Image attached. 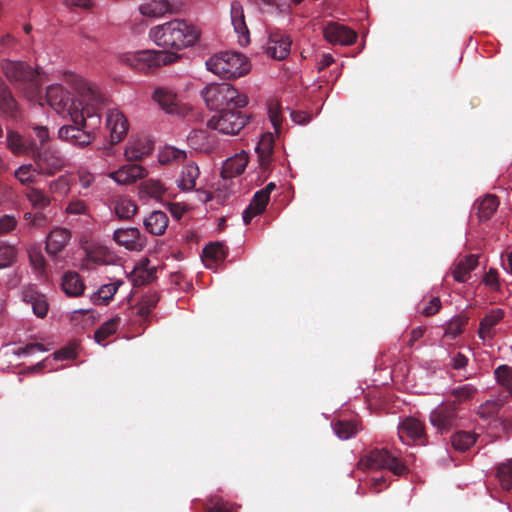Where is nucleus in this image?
Here are the masks:
<instances>
[{
  "label": "nucleus",
  "mask_w": 512,
  "mask_h": 512,
  "mask_svg": "<svg viewBox=\"0 0 512 512\" xmlns=\"http://www.w3.org/2000/svg\"><path fill=\"white\" fill-rule=\"evenodd\" d=\"M77 97L71 98L61 85L52 84L46 89L47 104L59 115L68 117L73 123H84V114L97 118V110L102 104V96L98 88L80 79L76 84Z\"/></svg>",
  "instance_id": "1"
},
{
  "label": "nucleus",
  "mask_w": 512,
  "mask_h": 512,
  "mask_svg": "<svg viewBox=\"0 0 512 512\" xmlns=\"http://www.w3.org/2000/svg\"><path fill=\"white\" fill-rule=\"evenodd\" d=\"M148 35L158 47L181 50L195 45L201 30L193 22L177 18L152 27Z\"/></svg>",
  "instance_id": "2"
},
{
  "label": "nucleus",
  "mask_w": 512,
  "mask_h": 512,
  "mask_svg": "<svg viewBox=\"0 0 512 512\" xmlns=\"http://www.w3.org/2000/svg\"><path fill=\"white\" fill-rule=\"evenodd\" d=\"M2 71L10 82L17 84L23 90L24 96L30 102H38L43 106L40 92L43 79L38 69H33L23 61L4 60Z\"/></svg>",
  "instance_id": "3"
},
{
  "label": "nucleus",
  "mask_w": 512,
  "mask_h": 512,
  "mask_svg": "<svg viewBox=\"0 0 512 512\" xmlns=\"http://www.w3.org/2000/svg\"><path fill=\"white\" fill-rule=\"evenodd\" d=\"M208 71L222 79H236L246 75L251 68L248 58L235 51H224L209 57L205 62Z\"/></svg>",
  "instance_id": "4"
},
{
  "label": "nucleus",
  "mask_w": 512,
  "mask_h": 512,
  "mask_svg": "<svg viewBox=\"0 0 512 512\" xmlns=\"http://www.w3.org/2000/svg\"><path fill=\"white\" fill-rule=\"evenodd\" d=\"M201 96L211 110L234 106L242 108L248 104L245 94H241L229 83H210L201 91Z\"/></svg>",
  "instance_id": "5"
},
{
  "label": "nucleus",
  "mask_w": 512,
  "mask_h": 512,
  "mask_svg": "<svg viewBox=\"0 0 512 512\" xmlns=\"http://www.w3.org/2000/svg\"><path fill=\"white\" fill-rule=\"evenodd\" d=\"M175 53L158 50H140L124 55L123 62L135 70L149 72L157 67L174 63L178 59Z\"/></svg>",
  "instance_id": "6"
},
{
  "label": "nucleus",
  "mask_w": 512,
  "mask_h": 512,
  "mask_svg": "<svg viewBox=\"0 0 512 512\" xmlns=\"http://www.w3.org/2000/svg\"><path fill=\"white\" fill-rule=\"evenodd\" d=\"M249 116L238 109H223L207 121V127L225 135L238 134L248 123Z\"/></svg>",
  "instance_id": "7"
},
{
  "label": "nucleus",
  "mask_w": 512,
  "mask_h": 512,
  "mask_svg": "<svg viewBox=\"0 0 512 512\" xmlns=\"http://www.w3.org/2000/svg\"><path fill=\"white\" fill-rule=\"evenodd\" d=\"M358 465L361 468L374 470L387 468L395 475H402L406 472V466L386 449L372 450L359 461Z\"/></svg>",
  "instance_id": "8"
},
{
  "label": "nucleus",
  "mask_w": 512,
  "mask_h": 512,
  "mask_svg": "<svg viewBox=\"0 0 512 512\" xmlns=\"http://www.w3.org/2000/svg\"><path fill=\"white\" fill-rule=\"evenodd\" d=\"M94 118L97 121L96 116ZM86 119H93V117H88L87 114H84V123H74V125H63L60 127L58 138L77 148L87 147L94 139V135L86 130ZM99 123L100 121L97 124Z\"/></svg>",
  "instance_id": "9"
},
{
  "label": "nucleus",
  "mask_w": 512,
  "mask_h": 512,
  "mask_svg": "<svg viewBox=\"0 0 512 512\" xmlns=\"http://www.w3.org/2000/svg\"><path fill=\"white\" fill-rule=\"evenodd\" d=\"M33 160L41 175L52 176L60 171L65 160L63 156L53 149L37 150L33 152Z\"/></svg>",
  "instance_id": "10"
},
{
  "label": "nucleus",
  "mask_w": 512,
  "mask_h": 512,
  "mask_svg": "<svg viewBox=\"0 0 512 512\" xmlns=\"http://www.w3.org/2000/svg\"><path fill=\"white\" fill-rule=\"evenodd\" d=\"M456 407L454 404L441 403L430 414V422L439 433L448 432L456 423Z\"/></svg>",
  "instance_id": "11"
},
{
  "label": "nucleus",
  "mask_w": 512,
  "mask_h": 512,
  "mask_svg": "<svg viewBox=\"0 0 512 512\" xmlns=\"http://www.w3.org/2000/svg\"><path fill=\"white\" fill-rule=\"evenodd\" d=\"M114 241L129 251H141L146 245V238L136 227L118 228L113 233Z\"/></svg>",
  "instance_id": "12"
},
{
  "label": "nucleus",
  "mask_w": 512,
  "mask_h": 512,
  "mask_svg": "<svg viewBox=\"0 0 512 512\" xmlns=\"http://www.w3.org/2000/svg\"><path fill=\"white\" fill-rule=\"evenodd\" d=\"M143 17L159 19L177 13V7L171 0H147L138 6Z\"/></svg>",
  "instance_id": "13"
},
{
  "label": "nucleus",
  "mask_w": 512,
  "mask_h": 512,
  "mask_svg": "<svg viewBox=\"0 0 512 512\" xmlns=\"http://www.w3.org/2000/svg\"><path fill=\"white\" fill-rule=\"evenodd\" d=\"M106 127L112 143H119L127 134L129 124L126 116L117 108L109 109L106 115Z\"/></svg>",
  "instance_id": "14"
},
{
  "label": "nucleus",
  "mask_w": 512,
  "mask_h": 512,
  "mask_svg": "<svg viewBox=\"0 0 512 512\" xmlns=\"http://www.w3.org/2000/svg\"><path fill=\"white\" fill-rule=\"evenodd\" d=\"M324 37L331 44L350 45L354 43L357 34L354 30L335 22H331L324 28Z\"/></svg>",
  "instance_id": "15"
},
{
  "label": "nucleus",
  "mask_w": 512,
  "mask_h": 512,
  "mask_svg": "<svg viewBox=\"0 0 512 512\" xmlns=\"http://www.w3.org/2000/svg\"><path fill=\"white\" fill-rule=\"evenodd\" d=\"M275 189V184L270 182L264 189L256 192L251 203L243 212V221L245 224L250 223L253 217L261 214L269 201L270 193Z\"/></svg>",
  "instance_id": "16"
},
{
  "label": "nucleus",
  "mask_w": 512,
  "mask_h": 512,
  "mask_svg": "<svg viewBox=\"0 0 512 512\" xmlns=\"http://www.w3.org/2000/svg\"><path fill=\"white\" fill-rule=\"evenodd\" d=\"M249 163V155L242 150L223 161L221 177L224 181L241 175Z\"/></svg>",
  "instance_id": "17"
},
{
  "label": "nucleus",
  "mask_w": 512,
  "mask_h": 512,
  "mask_svg": "<svg viewBox=\"0 0 512 512\" xmlns=\"http://www.w3.org/2000/svg\"><path fill=\"white\" fill-rule=\"evenodd\" d=\"M231 23L234 31L238 35V42L241 46H246L250 42V33L245 22L242 5L238 1L231 3Z\"/></svg>",
  "instance_id": "18"
},
{
  "label": "nucleus",
  "mask_w": 512,
  "mask_h": 512,
  "mask_svg": "<svg viewBox=\"0 0 512 512\" xmlns=\"http://www.w3.org/2000/svg\"><path fill=\"white\" fill-rule=\"evenodd\" d=\"M504 317V311L500 308L490 310L481 320L478 336L483 343L489 342L497 333L496 326Z\"/></svg>",
  "instance_id": "19"
},
{
  "label": "nucleus",
  "mask_w": 512,
  "mask_h": 512,
  "mask_svg": "<svg viewBox=\"0 0 512 512\" xmlns=\"http://www.w3.org/2000/svg\"><path fill=\"white\" fill-rule=\"evenodd\" d=\"M424 434L423 424L416 418L409 417L398 425V436L404 444L420 440Z\"/></svg>",
  "instance_id": "20"
},
{
  "label": "nucleus",
  "mask_w": 512,
  "mask_h": 512,
  "mask_svg": "<svg viewBox=\"0 0 512 512\" xmlns=\"http://www.w3.org/2000/svg\"><path fill=\"white\" fill-rule=\"evenodd\" d=\"M153 150V142L145 136L132 137L125 148L124 154L128 160H140Z\"/></svg>",
  "instance_id": "21"
},
{
  "label": "nucleus",
  "mask_w": 512,
  "mask_h": 512,
  "mask_svg": "<svg viewBox=\"0 0 512 512\" xmlns=\"http://www.w3.org/2000/svg\"><path fill=\"white\" fill-rule=\"evenodd\" d=\"M291 43L288 36L280 34L271 35L266 43L265 52L273 59L283 60L290 53Z\"/></svg>",
  "instance_id": "22"
},
{
  "label": "nucleus",
  "mask_w": 512,
  "mask_h": 512,
  "mask_svg": "<svg viewBox=\"0 0 512 512\" xmlns=\"http://www.w3.org/2000/svg\"><path fill=\"white\" fill-rule=\"evenodd\" d=\"M71 238V233L68 229L56 227L50 231L46 238V252L54 257L61 252L68 244Z\"/></svg>",
  "instance_id": "23"
},
{
  "label": "nucleus",
  "mask_w": 512,
  "mask_h": 512,
  "mask_svg": "<svg viewBox=\"0 0 512 512\" xmlns=\"http://www.w3.org/2000/svg\"><path fill=\"white\" fill-rule=\"evenodd\" d=\"M146 170L138 164H127L112 172L110 177L121 185L131 184L145 176Z\"/></svg>",
  "instance_id": "24"
},
{
  "label": "nucleus",
  "mask_w": 512,
  "mask_h": 512,
  "mask_svg": "<svg viewBox=\"0 0 512 512\" xmlns=\"http://www.w3.org/2000/svg\"><path fill=\"white\" fill-rule=\"evenodd\" d=\"M227 250L221 243H210L203 249L202 261L204 265L211 270L216 271L220 263L224 261Z\"/></svg>",
  "instance_id": "25"
},
{
  "label": "nucleus",
  "mask_w": 512,
  "mask_h": 512,
  "mask_svg": "<svg viewBox=\"0 0 512 512\" xmlns=\"http://www.w3.org/2000/svg\"><path fill=\"white\" fill-rule=\"evenodd\" d=\"M6 146L15 155L33 154L35 151V144L32 141H27L13 130L7 131Z\"/></svg>",
  "instance_id": "26"
},
{
  "label": "nucleus",
  "mask_w": 512,
  "mask_h": 512,
  "mask_svg": "<svg viewBox=\"0 0 512 512\" xmlns=\"http://www.w3.org/2000/svg\"><path fill=\"white\" fill-rule=\"evenodd\" d=\"M22 299L31 304L32 311L37 317L43 318L47 315L48 303L45 295L37 292L33 288H27L22 292Z\"/></svg>",
  "instance_id": "27"
},
{
  "label": "nucleus",
  "mask_w": 512,
  "mask_h": 512,
  "mask_svg": "<svg viewBox=\"0 0 512 512\" xmlns=\"http://www.w3.org/2000/svg\"><path fill=\"white\" fill-rule=\"evenodd\" d=\"M61 287L64 293L70 297H78L83 294L85 285L80 275L74 271H68L62 276Z\"/></svg>",
  "instance_id": "28"
},
{
  "label": "nucleus",
  "mask_w": 512,
  "mask_h": 512,
  "mask_svg": "<svg viewBox=\"0 0 512 512\" xmlns=\"http://www.w3.org/2000/svg\"><path fill=\"white\" fill-rule=\"evenodd\" d=\"M200 175L199 167L195 163H188L183 166L180 176L177 179V186L182 191H192Z\"/></svg>",
  "instance_id": "29"
},
{
  "label": "nucleus",
  "mask_w": 512,
  "mask_h": 512,
  "mask_svg": "<svg viewBox=\"0 0 512 512\" xmlns=\"http://www.w3.org/2000/svg\"><path fill=\"white\" fill-rule=\"evenodd\" d=\"M17 108L16 100L0 78V115L6 118L16 117Z\"/></svg>",
  "instance_id": "30"
},
{
  "label": "nucleus",
  "mask_w": 512,
  "mask_h": 512,
  "mask_svg": "<svg viewBox=\"0 0 512 512\" xmlns=\"http://www.w3.org/2000/svg\"><path fill=\"white\" fill-rule=\"evenodd\" d=\"M144 226L146 230L155 236L165 233L168 226V217L162 211H153L145 220Z\"/></svg>",
  "instance_id": "31"
},
{
  "label": "nucleus",
  "mask_w": 512,
  "mask_h": 512,
  "mask_svg": "<svg viewBox=\"0 0 512 512\" xmlns=\"http://www.w3.org/2000/svg\"><path fill=\"white\" fill-rule=\"evenodd\" d=\"M153 99L168 113H173L177 105L176 92L168 87H159L153 93Z\"/></svg>",
  "instance_id": "32"
},
{
  "label": "nucleus",
  "mask_w": 512,
  "mask_h": 512,
  "mask_svg": "<svg viewBox=\"0 0 512 512\" xmlns=\"http://www.w3.org/2000/svg\"><path fill=\"white\" fill-rule=\"evenodd\" d=\"M123 284L120 279H114L110 283L103 284L96 292L91 295L94 304H107L116 294L119 287Z\"/></svg>",
  "instance_id": "33"
},
{
  "label": "nucleus",
  "mask_w": 512,
  "mask_h": 512,
  "mask_svg": "<svg viewBox=\"0 0 512 512\" xmlns=\"http://www.w3.org/2000/svg\"><path fill=\"white\" fill-rule=\"evenodd\" d=\"M478 259L475 255H469L461 259L453 270L455 281L464 283L470 278V272L477 266Z\"/></svg>",
  "instance_id": "34"
},
{
  "label": "nucleus",
  "mask_w": 512,
  "mask_h": 512,
  "mask_svg": "<svg viewBox=\"0 0 512 512\" xmlns=\"http://www.w3.org/2000/svg\"><path fill=\"white\" fill-rule=\"evenodd\" d=\"M187 158V152L171 145H166L158 152V161L162 165L180 163Z\"/></svg>",
  "instance_id": "35"
},
{
  "label": "nucleus",
  "mask_w": 512,
  "mask_h": 512,
  "mask_svg": "<svg viewBox=\"0 0 512 512\" xmlns=\"http://www.w3.org/2000/svg\"><path fill=\"white\" fill-rule=\"evenodd\" d=\"M332 429L340 440H348L359 432L360 427L356 420H339L332 424Z\"/></svg>",
  "instance_id": "36"
},
{
  "label": "nucleus",
  "mask_w": 512,
  "mask_h": 512,
  "mask_svg": "<svg viewBox=\"0 0 512 512\" xmlns=\"http://www.w3.org/2000/svg\"><path fill=\"white\" fill-rule=\"evenodd\" d=\"M41 175L38 173V169L36 165L27 163L20 165L15 171H14V177L25 186L32 185L36 183L37 176Z\"/></svg>",
  "instance_id": "37"
},
{
  "label": "nucleus",
  "mask_w": 512,
  "mask_h": 512,
  "mask_svg": "<svg viewBox=\"0 0 512 512\" xmlns=\"http://www.w3.org/2000/svg\"><path fill=\"white\" fill-rule=\"evenodd\" d=\"M114 211L120 219H130L137 211L135 202L127 197H119L115 200Z\"/></svg>",
  "instance_id": "38"
},
{
  "label": "nucleus",
  "mask_w": 512,
  "mask_h": 512,
  "mask_svg": "<svg viewBox=\"0 0 512 512\" xmlns=\"http://www.w3.org/2000/svg\"><path fill=\"white\" fill-rule=\"evenodd\" d=\"M477 435L469 431H458L452 438L451 443L455 450L464 452L475 444Z\"/></svg>",
  "instance_id": "39"
},
{
  "label": "nucleus",
  "mask_w": 512,
  "mask_h": 512,
  "mask_svg": "<svg viewBox=\"0 0 512 512\" xmlns=\"http://www.w3.org/2000/svg\"><path fill=\"white\" fill-rule=\"evenodd\" d=\"M498 199L494 195H486L478 203V216L481 221L488 220L497 210Z\"/></svg>",
  "instance_id": "40"
},
{
  "label": "nucleus",
  "mask_w": 512,
  "mask_h": 512,
  "mask_svg": "<svg viewBox=\"0 0 512 512\" xmlns=\"http://www.w3.org/2000/svg\"><path fill=\"white\" fill-rule=\"evenodd\" d=\"M71 177L63 174L48 183L49 192L59 196H66L71 189Z\"/></svg>",
  "instance_id": "41"
},
{
  "label": "nucleus",
  "mask_w": 512,
  "mask_h": 512,
  "mask_svg": "<svg viewBox=\"0 0 512 512\" xmlns=\"http://www.w3.org/2000/svg\"><path fill=\"white\" fill-rule=\"evenodd\" d=\"M25 195L30 204L36 209H44L50 205V197L38 188H29Z\"/></svg>",
  "instance_id": "42"
},
{
  "label": "nucleus",
  "mask_w": 512,
  "mask_h": 512,
  "mask_svg": "<svg viewBox=\"0 0 512 512\" xmlns=\"http://www.w3.org/2000/svg\"><path fill=\"white\" fill-rule=\"evenodd\" d=\"M503 405V399H490L478 407L477 413L481 418L484 419L493 418L498 414Z\"/></svg>",
  "instance_id": "43"
},
{
  "label": "nucleus",
  "mask_w": 512,
  "mask_h": 512,
  "mask_svg": "<svg viewBox=\"0 0 512 512\" xmlns=\"http://www.w3.org/2000/svg\"><path fill=\"white\" fill-rule=\"evenodd\" d=\"M17 250L15 246L7 243H0V269H6L16 261Z\"/></svg>",
  "instance_id": "44"
},
{
  "label": "nucleus",
  "mask_w": 512,
  "mask_h": 512,
  "mask_svg": "<svg viewBox=\"0 0 512 512\" xmlns=\"http://www.w3.org/2000/svg\"><path fill=\"white\" fill-rule=\"evenodd\" d=\"M497 478L506 490L512 489V460L500 464L497 468Z\"/></svg>",
  "instance_id": "45"
},
{
  "label": "nucleus",
  "mask_w": 512,
  "mask_h": 512,
  "mask_svg": "<svg viewBox=\"0 0 512 512\" xmlns=\"http://www.w3.org/2000/svg\"><path fill=\"white\" fill-rule=\"evenodd\" d=\"M85 265L88 268H92L94 265H106L110 261L106 255V252L102 248L90 249L86 253Z\"/></svg>",
  "instance_id": "46"
},
{
  "label": "nucleus",
  "mask_w": 512,
  "mask_h": 512,
  "mask_svg": "<svg viewBox=\"0 0 512 512\" xmlns=\"http://www.w3.org/2000/svg\"><path fill=\"white\" fill-rule=\"evenodd\" d=\"M117 329V320L116 319H110L109 321L102 324L95 332L94 338L96 343L102 346H106L107 344L104 343L105 339L111 336L116 332Z\"/></svg>",
  "instance_id": "47"
},
{
  "label": "nucleus",
  "mask_w": 512,
  "mask_h": 512,
  "mask_svg": "<svg viewBox=\"0 0 512 512\" xmlns=\"http://www.w3.org/2000/svg\"><path fill=\"white\" fill-rule=\"evenodd\" d=\"M164 192L165 186L159 180L149 179L141 185V193L154 199L160 198Z\"/></svg>",
  "instance_id": "48"
},
{
  "label": "nucleus",
  "mask_w": 512,
  "mask_h": 512,
  "mask_svg": "<svg viewBox=\"0 0 512 512\" xmlns=\"http://www.w3.org/2000/svg\"><path fill=\"white\" fill-rule=\"evenodd\" d=\"M268 115L270 122L275 130V133L279 132L282 123V109L277 102H272L268 107Z\"/></svg>",
  "instance_id": "49"
},
{
  "label": "nucleus",
  "mask_w": 512,
  "mask_h": 512,
  "mask_svg": "<svg viewBox=\"0 0 512 512\" xmlns=\"http://www.w3.org/2000/svg\"><path fill=\"white\" fill-rule=\"evenodd\" d=\"M275 134V131L263 133L256 146V152L273 153Z\"/></svg>",
  "instance_id": "50"
},
{
  "label": "nucleus",
  "mask_w": 512,
  "mask_h": 512,
  "mask_svg": "<svg viewBox=\"0 0 512 512\" xmlns=\"http://www.w3.org/2000/svg\"><path fill=\"white\" fill-rule=\"evenodd\" d=\"M46 349L42 344L39 343H31L27 344L25 347H21L18 349L12 350V354L16 357H24L35 354L36 352H44Z\"/></svg>",
  "instance_id": "51"
},
{
  "label": "nucleus",
  "mask_w": 512,
  "mask_h": 512,
  "mask_svg": "<svg viewBox=\"0 0 512 512\" xmlns=\"http://www.w3.org/2000/svg\"><path fill=\"white\" fill-rule=\"evenodd\" d=\"M78 181L83 189H89L95 182V175L87 168L80 167L77 171Z\"/></svg>",
  "instance_id": "52"
},
{
  "label": "nucleus",
  "mask_w": 512,
  "mask_h": 512,
  "mask_svg": "<svg viewBox=\"0 0 512 512\" xmlns=\"http://www.w3.org/2000/svg\"><path fill=\"white\" fill-rule=\"evenodd\" d=\"M29 259L33 268L39 273L42 274L44 272L45 267V258L42 253L36 249L29 251Z\"/></svg>",
  "instance_id": "53"
},
{
  "label": "nucleus",
  "mask_w": 512,
  "mask_h": 512,
  "mask_svg": "<svg viewBox=\"0 0 512 512\" xmlns=\"http://www.w3.org/2000/svg\"><path fill=\"white\" fill-rule=\"evenodd\" d=\"M476 389L471 384H465L461 387L453 389V394L458 401L467 400L474 395Z\"/></svg>",
  "instance_id": "54"
},
{
  "label": "nucleus",
  "mask_w": 512,
  "mask_h": 512,
  "mask_svg": "<svg viewBox=\"0 0 512 512\" xmlns=\"http://www.w3.org/2000/svg\"><path fill=\"white\" fill-rule=\"evenodd\" d=\"M497 381L503 386L512 379V368L507 365L499 366L495 372Z\"/></svg>",
  "instance_id": "55"
},
{
  "label": "nucleus",
  "mask_w": 512,
  "mask_h": 512,
  "mask_svg": "<svg viewBox=\"0 0 512 512\" xmlns=\"http://www.w3.org/2000/svg\"><path fill=\"white\" fill-rule=\"evenodd\" d=\"M17 221L14 216L3 215L0 217V235L11 232L15 229Z\"/></svg>",
  "instance_id": "56"
},
{
  "label": "nucleus",
  "mask_w": 512,
  "mask_h": 512,
  "mask_svg": "<svg viewBox=\"0 0 512 512\" xmlns=\"http://www.w3.org/2000/svg\"><path fill=\"white\" fill-rule=\"evenodd\" d=\"M483 282L491 290L497 291L500 288L498 273L494 269H490L488 272H486L483 278Z\"/></svg>",
  "instance_id": "57"
},
{
  "label": "nucleus",
  "mask_w": 512,
  "mask_h": 512,
  "mask_svg": "<svg viewBox=\"0 0 512 512\" xmlns=\"http://www.w3.org/2000/svg\"><path fill=\"white\" fill-rule=\"evenodd\" d=\"M76 345L65 347L54 354L55 360L73 359L77 356Z\"/></svg>",
  "instance_id": "58"
},
{
  "label": "nucleus",
  "mask_w": 512,
  "mask_h": 512,
  "mask_svg": "<svg viewBox=\"0 0 512 512\" xmlns=\"http://www.w3.org/2000/svg\"><path fill=\"white\" fill-rule=\"evenodd\" d=\"M86 210H87V207H86L85 203L81 200H76V201L71 202L66 208V212L68 214H72V215L85 214Z\"/></svg>",
  "instance_id": "59"
},
{
  "label": "nucleus",
  "mask_w": 512,
  "mask_h": 512,
  "mask_svg": "<svg viewBox=\"0 0 512 512\" xmlns=\"http://www.w3.org/2000/svg\"><path fill=\"white\" fill-rule=\"evenodd\" d=\"M258 154V161L261 169L263 171H267L270 169L271 163H272V156L273 153H265V152H257Z\"/></svg>",
  "instance_id": "60"
},
{
  "label": "nucleus",
  "mask_w": 512,
  "mask_h": 512,
  "mask_svg": "<svg viewBox=\"0 0 512 512\" xmlns=\"http://www.w3.org/2000/svg\"><path fill=\"white\" fill-rule=\"evenodd\" d=\"M291 119L297 124H306L311 120L310 114L304 111H291Z\"/></svg>",
  "instance_id": "61"
},
{
  "label": "nucleus",
  "mask_w": 512,
  "mask_h": 512,
  "mask_svg": "<svg viewBox=\"0 0 512 512\" xmlns=\"http://www.w3.org/2000/svg\"><path fill=\"white\" fill-rule=\"evenodd\" d=\"M441 306V301L438 297H435V298H432L428 305H426L424 308H423V313L425 315H433L435 314L436 312H438L439 308Z\"/></svg>",
  "instance_id": "62"
},
{
  "label": "nucleus",
  "mask_w": 512,
  "mask_h": 512,
  "mask_svg": "<svg viewBox=\"0 0 512 512\" xmlns=\"http://www.w3.org/2000/svg\"><path fill=\"white\" fill-rule=\"evenodd\" d=\"M168 210L171 215L178 220L184 215L186 211L185 207L180 203H169Z\"/></svg>",
  "instance_id": "63"
},
{
  "label": "nucleus",
  "mask_w": 512,
  "mask_h": 512,
  "mask_svg": "<svg viewBox=\"0 0 512 512\" xmlns=\"http://www.w3.org/2000/svg\"><path fill=\"white\" fill-rule=\"evenodd\" d=\"M210 512H235L231 507L226 505L222 501L216 502L212 507Z\"/></svg>",
  "instance_id": "64"
}]
</instances>
